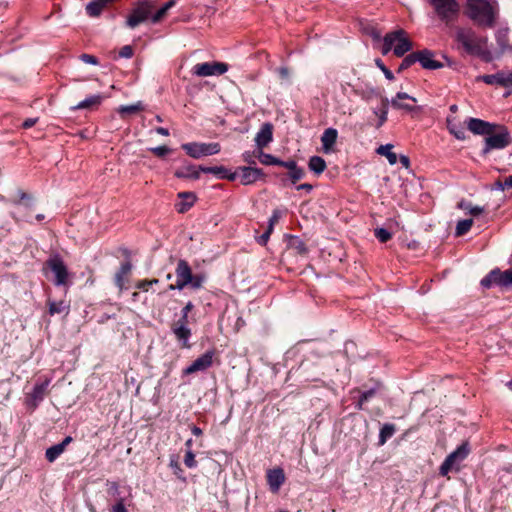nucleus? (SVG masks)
I'll return each instance as SVG.
<instances>
[{
	"mask_svg": "<svg viewBox=\"0 0 512 512\" xmlns=\"http://www.w3.org/2000/svg\"><path fill=\"white\" fill-rule=\"evenodd\" d=\"M466 15L479 27L493 28L499 16L498 4L495 0H467Z\"/></svg>",
	"mask_w": 512,
	"mask_h": 512,
	"instance_id": "nucleus-1",
	"label": "nucleus"
},
{
	"mask_svg": "<svg viewBox=\"0 0 512 512\" xmlns=\"http://www.w3.org/2000/svg\"><path fill=\"white\" fill-rule=\"evenodd\" d=\"M512 143V138L508 129L503 125H497L492 134H488L485 138V146L483 154L489 153L494 149H503Z\"/></svg>",
	"mask_w": 512,
	"mask_h": 512,
	"instance_id": "nucleus-2",
	"label": "nucleus"
},
{
	"mask_svg": "<svg viewBox=\"0 0 512 512\" xmlns=\"http://www.w3.org/2000/svg\"><path fill=\"white\" fill-rule=\"evenodd\" d=\"M455 37L457 42H459L469 54H473L481 44L487 43L486 37L478 36L471 28H457Z\"/></svg>",
	"mask_w": 512,
	"mask_h": 512,
	"instance_id": "nucleus-3",
	"label": "nucleus"
},
{
	"mask_svg": "<svg viewBox=\"0 0 512 512\" xmlns=\"http://www.w3.org/2000/svg\"><path fill=\"white\" fill-rule=\"evenodd\" d=\"M153 5L150 0H138L126 19V26L134 29L151 16Z\"/></svg>",
	"mask_w": 512,
	"mask_h": 512,
	"instance_id": "nucleus-4",
	"label": "nucleus"
},
{
	"mask_svg": "<svg viewBox=\"0 0 512 512\" xmlns=\"http://www.w3.org/2000/svg\"><path fill=\"white\" fill-rule=\"evenodd\" d=\"M481 286L489 289L492 286H498L501 289H509L512 287V270L501 271L494 269L490 271L482 280Z\"/></svg>",
	"mask_w": 512,
	"mask_h": 512,
	"instance_id": "nucleus-5",
	"label": "nucleus"
},
{
	"mask_svg": "<svg viewBox=\"0 0 512 512\" xmlns=\"http://www.w3.org/2000/svg\"><path fill=\"white\" fill-rule=\"evenodd\" d=\"M181 148L192 158L199 159L204 156L218 154L221 151L219 143L190 142L181 145Z\"/></svg>",
	"mask_w": 512,
	"mask_h": 512,
	"instance_id": "nucleus-6",
	"label": "nucleus"
},
{
	"mask_svg": "<svg viewBox=\"0 0 512 512\" xmlns=\"http://www.w3.org/2000/svg\"><path fill=\"white\" fill-rule=\"evenodd\" d=\"M442 21L449 23L458 16L459 5L456 0H429Z\"/></svg>",
	"mask_w": 512,
	"mask_h": 512,
	"instance_id": "nucleus-7",
	"label": "nucleus"
},
{
	"mask_svg": "<svg viewBox=\"0 0 512 512\" xmlns=\"http://www.w3.org/2000/svg\"><path fill=\"white\" fill-rule=\"evenodd\" d=\"M45 265L53 272V282L56 286H66L69 282L68 269L59 255L50 257Z\"/></svg>",
	"mask_w": 512,
	"mask_h": 512,
	"instance_id": "nucleus-8",
	"label": "nucleus"
},
{
	"mask_svg": "<svg viewBox=\"0 0 512 512\" xmlns=\"http://www.w3.org/2000/svg\"><path fill=\"white\" fill-rule=\"evenodd\" d=\"M175 274H176V283L171 284L169 286L170 290H175V289L182 290V289H184V287L189 285V282H191V280H192L193 274H192L191 267L189 266L188 262L184 259H180L177 262Z\"/></svg>",
	"mask_w": 512,
	"mask_h": 512,
	"instance_id": "nucleus-9",
	"label": "nucleus"
},
{
	"mask_svg": "<svg viewBox=\"0 0 512 512\" xmlns=\"http://www.w3.org/2000/svg\"><path fill=\"white\" fill-rule=\"evenodd\" d=\"M228 70V66L221 62H204L193 66L192 73L198 77L222 75Z\"/></svg>",
	"mask_w": 512,
	"mask_h": 512,
	"instance_id": "nucleus-10",
	"label": "nucleus"
},
{
	"mask_svg": "<svg viewBox=\"0 0 512 512\" xmlns=\"http://www.w3.org/2000/svg\"><path fill=\"white\" fill-rule=\"evenodd\" d=\"M469 454V448L467 444L460 445L455 451L450 453L443 461L439 468L441 476H446L451 471L455 463L464 460Z\"/></svg>",
	"mask_w": 512,
	"mask_h": 512,
	"instance_id": "nucleus-11",
	"label": "nucleus"
},
{
	"mask_svg": "<svg viewBox=\"0 0 512 512\" xmlns=\"http://www.w3.org/2000/svg\"><path fill=\"white\" fill-rule=\"evenodd\" d=\"M417 102V99L405 92H398L395 97L389 100V104L394 109L403 110L408 113L418 112L420 111L419 107H416L414 103Z\"/></svg>",
	"mask_w": 512,
	"mask_h": 512,
	"instance_id": "nucleus-12",
	"label": "nucleus"
},
{
	"mask_svg": "<svg viewBox=\"0 0 512 512\" xmlns=\"http://www.w3.org/2000/svg\"><path fill=\"white\" fill-rule=\"evenodd\" d=\"M215 352L209 350L194 360L188 367L183 370L184 375H190L199 371H205L213 364Z\"/></svg>",
	"mask_w": 512,
	"mask_h": 512,
	"instance_id": "nucleus-13",
	"label": "nucleus"
},
{
	"mask_svg": "<svg viewBox=\"0 0 512 512\" xmlns=\"http://www.w3.org/2000/svg\"><path fill=\"white\" fill-rule=\"evenodd\" d=\"M478 80H481L488 85H497L504 88H510L512 87V72L499 71L495 74L479 76Z\"/></svg>",
	"mask_w": 512,
	"mask_h": 512,
	"instance_id": "nucleus-14",
	"label": "nucleus"
},
{
	"mask_svg": "<svg viewBox=\"0 0 512 512\" xmlns=\"http://www.w3.org/2000/svg\"><path fill=\"white\" fill-rule=\"evenodd\" d=\"M497 127V124H492L490 122L478 119V118H469L467 120V128L476 135H484L492 134Z\"/></svg>",
	"mask_w": 512,
	"mask_h": 512,
	"instance_id": "nucleus-15",
	"label": "nucleus"
},
{
	"mask_svg": "<svg viewBox=\"0 0 512 512\" xmlns=\"http://www.w3.org/2000/svg\"><path fill=\"white\" fill-rule=\"evenodd\" d=\"M49 384L50 379L48 378L41 383H36L32 392L27 395V404L32 408H36L47 394Z\"/></svg>",
	"mask_w": 512,
	"mask_h": 512,
	"instance_id": "nucleus-16",
	"label": "nucleus"
},
{
	"mask_svg": "<svg viewBox=\"0 0 512 512\" xmlns=\"http://www.w3.org/2000/svg\"><path fill=\"white\" fill-rule=\"evenodd\" d=\"M417 62L421 64L424 69L436 70L443 67V64L435 59L434 53L428 49L415 52Z\"/></svg>",
	"mask_w": 512,
	"mask_h": 512,
	"instance_id": "nucleus-17",
	"label": "nucleus"
},
{
	"mask_svg": "<svg viewBox=\"0 0 512 512\" xmlns=\"http://www.w3.org/2000/svg\"><path fill=\"white\" fill-rule=\"evenodd\" d=\"M273 139V126L270 123H264L255 137V143L258 149L266 147Z\"/></svg>",
	"mask_w": 512,
	"mask_h": 512,
	"instance_id": "nucleus-18",
	"label": "nucleus"
},
{
	"mask_svg": "<svg viewBox=\"0 0 512 512\" xmlns=\"http://www.w3.org/2000/svg\"><path fill=\"white\" fill-rule=\"evenodd\" d=\"M72 441L73 438L71 436H66L62 442L49 447L45 452L47 461L50 463L54 462Z\"/></svg>",
	"mask_w": 512,
	"mask_h": 512,
	"instance_id": "nucleus-19",
	"label": "nucleus"
},
{
	"mask_svg": "<svg viewBox=\"0 0 512 512\" xmlns=\"http://www.w3.org/2000/svg\"><path fill=\"white\" fill-rule=\"evenodd\" d=\"M284 481L285 475L283 469L275 468L267 472V482L272 492H278Z\"/></svg>",
	"mask_w": 512,
	"mask_h": 512,
	"instance_id": "nucleus-20",
	"label": "nucleus"
},
{
	"mask_svg": "<svg viewBox=\"0 0 512 512\" xmlns=\"http://www.w3.org/2000/svg\"><path fill=\"white\" fill-rule=\"evenodd\" d=\"M200 170L203 173L213 174L219 179H227L230 181H233L236 179V173L231 172L229 169H227L224 166H213V167L200 166Z\"/></svg>",
	"mask_w": 512,
	"mask_h": 512,
	"instance_id": "nucleus-21",
	"label": "nucleus"
},
{
	"mask_svg": "<svg viewBox=\"0 0 512 512\" xmlns=\"http://www.w3.org/2000/svg\"><path fill=\"white\" fill-rule=\"evenodd\" d=\"M413 48L412 42L407 38L406 32L403 30V34L399 35L393 46V53L397 57H402L405 53L409 52Z\"/></svg>",
	"mask_w": 512,
	"mask_h": 512,
	"instance_id": "nucleus-22",
	"label": "nucleus"
},
{
	"mask_svg": "<svg viewBox=\"0 0 512 512\" xmlns=\"http://www.w3.org/2000/svg\"><path fill=\"white\" fill-rule=\"evenodd\" d=\"M200 172H202L200 170V166L197 167L195 165L189 164L177 169L174 175L180 179L197 180L200 178Z\"/></svg>",
	"mask_w": 512,
	"mask_h": 512,
	"instance_id": "nucleus-23",
	"label": "nucleus"
},
{
	"mask_svg": "<svg viewBox=\"0 0 512 512\" xmlns=\"http://www.w3.org/2000/svg\"><path fill=\"white\" fill-rule=\"evenodd\" d=\"M241 183L249 185L257 181L262 176V170L255 167H240Z\"/></svg>",
	"mask_w": 512,
	"mask_h": 512,
	"instance_id": "nucleus-24",
	"label": "nucleus"
},
{
	"mask_svg": "<svg viewBox=\"0 0 512 512\" xmlns=\"http://www.w3.org/2000/svg\"><path fill=\"white\" fill-rule=\"evenodd\" d=\"M338 137V132L335 128H327L322 136V148L325 153H329L333 150V146L335 145Z\"/></svg>",
	"mask_w": 512,
	"mask_h": 512,
	"instance_id": "nucleus-25",
	"label": "nucleus"
},
{
	"mask_svg": "<svg viewBox=\"0 0 512 512\" xmlns=\"http://www.w3.org/2000/svg\"><path fill=\"white\" fill-rule=\"evenodd\" d=\"M178 198L181 199V201L176 204V209L179 213L187 212L197 199L193 192H180L178 193Z\"/></svg>",
	"mask_w": 512,
	"mask_h": 512,
	"instance_id": "nucleus-26",
	"label": "nucleus"
},
{
	"mask_svg": "<svg viewBox=\"0 0 512 512\" xmlns=\"http://www.w3.org/2000/svg\"><path fill=\"white\" fill-rule=\"evenodd\" d=\"M171 330H172L173 334L175 335L176 339L179 342H181L182 347H184V348L190 347L188 341L191 336V329L188 326L172 324Z\"/></svg>",
	"mask_w": 512,
	"mask_h": 512,
	"instance_id": "nucleus-27",
	"label": "nucleus"
},
{
	"mask_svg": "<svg viewBox=\"0 0 512 512\" xmlns=\"http://www.w3.org/2000/svg\"><path fill=\"white\" fill-rule=\"evenodd\" d=\"M388 110H389V99L387 97H381V106L378 109H373V114L378 118L375 127L377 129L381 128L388 119Z\"/></svg>",
	"mask_w": 512,
	"mask_h": 512,
	"instance_id": "nucleus-28",
	"label": "nucleus"
},
{
	"mask_svg": "<svg viewBox=\"0 0 512 512\" xmlns=\"http://www.w3.org/2000/svg\"><path fill=\"white\" fill-rule=\"evenodd\" d=\"M114 0H91L86 5V13L90 17H98L102 13L103 9Z\"/></svg>",
	"mask_w": 512,
	"mask_h": 512,
	"instance_id": "nucleus-29",
	"label": "nucleus"
},
{
	"mask_svg": "<svg viewBox=\"0 0 512 512\" xmlns=\"http://www.w3.org/2000/svg\"><path fill=\"white\" fill-rule=\"evenodd\" d=\"M47 305H48V312L51 316L55 315V314H61V313H65L67 315L70 311V304H69V302H67L65 300L53 301V300L49 299L47 301Z\"/></svg>",
	"mask_w": 512,
	"mask_h": 512,
	"instance_id": "nucleus-30",
	"label": "nucleus"
},
{
	"mask_svg": "<svg viewBox=\"0 0 512 512\" xmlns=\"http://www.w3.org/2000/svg\"><path fill=\"white\" fill-rule=\"evenodd\" d=\"M403 34V29L387 33L383 38L382 54L387 55L393 48L396 39L399 35Z\"/></svg>",
	"mask_w": 512,
	"mask_h": 512,
	"instance_id": "nucleus-31",
	"label": "nucleus"
},
{
	"mask_svg": "<svg viewBox=\"0 0 512 512\" xmlns=\"http://www.w3.org/2000/svg\"><path fill=\"white\" fill-rule=\"evenodd\" d=\"M103 100L102 95H92L84 99L83 101L79 102L77 105L72 107V110H81V109H88L93 106H98L101 104Z\"/></svg>",
	"mask_w": 512,
	"mask_h": 512,
	"instance_id": "nucleus-32",
	"label": "nucleus"
},
{
	"mask_svg": "<svg viewBox=\"0 0 512 512\" xmlns=\"http://www.w3.org/2000/svg\"><path fill=\"white\" fill-rule=\"evenodd\" d=\"M355 93L360 96L364 101H370L374 98H380L383 97L378 89L374 87H367L366 89L363 88H356Z\"/></svg>",
	"mask_w": 512,
	"mask_h": 512,
	"instance_id": "nucleus-33",
	"label": "nucleus"
},
{
	"mask_svg": "<svg viewBox=\"0 0 512 512\" xmlns=\"http://www.w3.org/2000/svg\"><path fill=\"white\" fill-rule=\"evenodd\" d=\"M454 120L455 119L447 118V128L456 139L464 140L466 138L465 130L459 123H455Z\"/></svg>",
	"mask_w": 512,
	"mask_h": 512,
	"instance_id": "nucleus-34",
	"label": "nucleus"
},
{
	"mask_svg": "<svg viewBox=\"0 0 512 512\" xmlns=\"http://www.w3.org/2000/svg\"><path fill=\"white\" fill-rule=\"evenodd\" d=\"M392 148V144L381 145L377 148L376 152L381 156H385L390 165H395L398 161V157L396 153L391 151Z\"/></svg>",
	"mask_w": 512,
	"mask_h": 512,
	"instance_id": "nucleus-35",
	"label": "nucleus"
},
{
	"mask_svg": "<svg viewBox=\"0 0 512 512\" xmlns=\"http://www.w3.org/2000/svg\"><path fill=\"white\" fill-rule=\"evenodd\" d=\"M309 169L315 174L320 175L326 169V162L320 156H312L308 163Z\"/></svg>",
	"mask_w": 512,
	"mask_h": 512,
	"instance_id": "nucleus-36",
	"label": "nucleus"
},
{
	"mask_svg": "<svg viewBox=\"0 0 512 512\" xmlns=\"http://www.w3.org/2000/svg\"><path fill=\"white\" fill-rule=\"evenodd\" d=\"M132 265L130 262H125L121 265L119 271L115 275V283L120 288L124 287V277L131 271Z\"/></svg>",
	"mask_w": 512,
	"mask_h": 512,
	"instance_id": "nucleus-37",
	"label": "nucleus"
},
{
	"mask_svg": "<svg viewBox=\"0 0 512 512\" xmlns=\"http://www.w3.org/2000/svg\"><path fill=\"white\" fill-rule=\"evenodd\" d=\"M394 433L395 426L393 424H384L379 433V444L384 445L386 441L394 435Z\"/></svg>",
	"mask_w": 512,
	"mask_h": 512,
	"instance_id": "nucleus-38",
	"label": "nucleus"
},
{
	"mask_svg": "<svg viewBox=\"0 0 512 512\" xmlns=\"http://www.w3.org/2000/svg\"><path fill=\"white\" fill-rule=\"evenodd\" d=\"M175 4L176 0H169L165 3L154 15L151 16L152 23H158L166 15L167 11Z\"/></svg>",
	"mask_w": 512,
	"mask_h": 512,
	"instance_id": "nucleus-39",
	"label": "nucleus"
},
{
	"mask_svg": "<svg viewBox=\"0 0 512 512\" xmlns=\"http://www.w3.org/2000/svg\"><path fill=\"white\" fill-rule=\"evenodd\" d=\"M458 208L467 210L472 216H478L484 212V208L480 206H473L471 203L464 200L458 203Z\"/></svg>",
	"mask_w": 512,
	"mask_h": 512,
	"instance_id": "nucleus-40",
	"label": "nucleus"
},
{
	"mask_svg": "<svg viewBox=\"0 0 512 512\" xmlns=\"http://www.w3.org/2000/svg\"><path fill=\"white\" fill-rule=\"evenodd\" d=\"M473 225V219L460 220L456 225V236H462L467 233Z\"/></svg>",
	"mask_w": 512,
	"mask_h": 512,
	"instance_id": "nucleus-41",
	"label": "nucleus"
},
{
	"mask_svg": "<svg viewBox=\"0 0 512 512\" xmlns=\"http://www.w3.org/2000/svg\"><path fill=\"white\" fill-rule=\"evenodd\" d=\"M485 46L486 44H481V46H478L472 55L480 57L485 62H491L494 59V57L492 53L488 49H486Z\"/></svg>",
	"mask_w": 512,
	"mask_h": 512,
	"instance_id": "nucleus-42",
	"label": "nucleus"
},
{
	"mask_svg": "<svg viewBox=\"0 0 512 512\" xmlns=\"http://www.w3.org/2000/svg\"><path fill=\"white\" fill-rule=\"evenodd\" d=\"M257 157L259 158L260 162L264 165H277L280 163V159L274 157L271 154L264 153L262 149L258 151Z\"/></svg>",
	"mask_w": 512,
	"mask_h": 512,
	"instance_id": "nucleus-43",
	"label": "nucleus"
},
{
	"mask_svg": "<svg viewBox=\"0 0 512 512\" xmlns=\"http://www.w3.org/2000/svg\"><path fill=\"white\" fill-rule=\"evenodd\" d=\"M143 109H144V107H143L142 102H137L136 104H132V105L120 106L118 109V112L121 115H124V114L136 113V112L142 111Z\"/></svg>",
	"mask_w": 512,
	"mask_h": 512,
	"instance_id": "nucleus-44",
	"label": "nucleus"
},
{
	"mask_svg": "<svg viewBox=\"0 0 512 512\" xmlns=\"http://www.w3.org/2000/svg\"><path fill=\"white\" fill-rule=\"evenodd\" d=\"M374 235L381 243H386L392 238V234L385 228H376Z\"/></svg>",
	"mask_w": 512,
	"mask_h": 512,
	"instance_id": "nucleus-45",
	"label": "nucleus"
},
{
	"mask_svg": "<svg viewBox=\"0 0 512 512\" xmlns=\"http://www.w3.org/2000/svg\"><path fill=\"white\" fill-rule=\"evenodd\" d=\"M416 62H417V58H416L415 52H412V53L408 54L402 60L400 66L398 68V72H401L402 70H405V69L409 68L411 65H413Z\"/></svg>",
	"mask_w": 512,
	"mask_h": 512,
	"instance_id": "nucleus-46",
	"label": "nucleus"
},
{
	"mask_svg": "<svg viewBox=\"0 0 512 512\" xmlns=\"http://www.w3.org/2000/svg\"><path fill=\"white\" fill-rule=\"evenodd\" d=\"M305 175V172L302 168L298 167L297 164L295 167L289 171V177L292 181V183H296L300 179H302Z\"/></svg>",
	"mask_w": 512,
	"mask_h": 512,
	"instance_id": "nucleus-47",
	"label": "nucleus"
},
{
	"mask_svg": "<svg viewBox=\"0 0 512 512\" xmlns=\"http://www.w3.org/2000/svg\"><path fill=\"white\" fill-rule=\"evenodd\" d=\"M149 150L157 157H164L171 152V149L165 145L152 147Z\"/></svg>",
	"mask_w": 512,
	"mask_h": 512,
	"instance_id": "nucleus-48",
	"label": "nucleus"
},
{
	"mask_svg": "<svg viewBox=\"0 0 512 512\" xmlns=\"http://www.w3.org/2000/svg\"><path fill=\"white\" fill-rule=\"evenodd\" d=\"M205 281V276L201 274L192 275V280L189 282V285L193 289H199L202 287L203 283Z\"/></svg>",
	"mask_w": 512,
	"mask_h": 512,
	"instance_id": "nucleus-49",
	"label": "nucleus"
},
{
	"mask_svg": "<svg viewBox=\"0 0 512 512\" xmlns=\"http://www.w3.org/2000/svg\"><path fill=\"white\" fill-rule=\"evenodd\" d=\"M184 464L188 468H194L197 465V462L195 460V454L192 452V450H187L185 457H184Z\"/></svg>",
	"mask_w": 512,
	"mask_h": 512,
	"instance_id": "nucleus-50",
	"label": "nucleus"
},
{
	"mask_svg": "<svg viewBox=\"0 0 512 512\" xmlns=\"http://www.w3.org/2000/svg\"><path fill=\"white\" fill-rule=\"evenodd\" d=\"M496 40H497V43L500 46L501 53H503L506 50L507 42H508V39L506 37V33H503L501 31H499L496 34Z\"/></svg>",
	"mask_w": 512,
	"mask_h": 512,
	"instance_id": "nucleus-51",
	"label": "nucleus"
},
{
	"mask_svg": "<svg viewBox=\"0 0 512 512\" xmlns=\"http://www.w3.org/2000/svg\"><path fill=\"white\" fill-rule=\"evenodd\" d=\"M375 63L376 65L381 69V71L384 73L385 77L388 79V80H393L394 79V75L393 73L383 64L382 60L381 59H376L375 60Z\"/></svg>",
	"mask_w": 512,
	"mask_h": 512,
	"instance_id": "nucleus-52",
	"label": "nucleus"
},
{
	"mask_svg": "<svg viewBox=\"0 0 512 512\" xmlns=\"http://www.w3.org/2000/svg\"><path fill=\"white\" fill-rule=\"evenodd\" d=\"M375 395V389H369L365 392H363L360 396V399H359V402H358V407L361 409L362 408V405L368 401L371 397H373Z\"/></svg>",
	"mask_w": 512,
	"mask_h": 512,
	"instance_id": "nucleus-53",
	"label": "nucleus"
},
{
	"mask_svg": "<svg viewBox=\"0 0 512 512\" xmlns=\"http://www.w3.org/2000/svg\"><path fill=\"white\" fill-rule=\"evenodd\" d=\"M272 231H273L272 223H269L267 230L261 236L258 237V239H257L258 243L260 245H266Z\"/></svg>",
	"mask_w": 512,
	"mask_h": 512,
	"instance_id": "nucleus-54",
	"label": "nucleus"
},
{
	"mask_svg": "<svg viewBox=\"0 0 512 512\" xmlns=\"http://www.w3.org/2000/svg\"><path fill=\"white\" fill-rule=\"evenodd\" d=\"M80 60L86 64H91V65H98V63H99L98 59L91 54H81Z\"/></svg>",
	"mask_w": 512,
	"mask_h": 512,
	"instance_id": "nucleus-55",
	"label": "nucleus"
},
{
	"mask_svg": "<svg viewBox=\"0 0 512 512\" xmlns=\"http://www.w3.org/2000/svg\"><path fill=\"white\" fill-rule=\"evenodd\" d=\"M119 56L122 58H131L133 56V48L130 45L123 46L119 51Z\"/></svg>",
	"mask_w": 512,
	"mask_h": 512,
	"instance_id": "nucleus-56",
	"label": "nucleus"
},
{
	"mask_svg": "<svg viewBox=\"0 0 512 512\" xmlns=\"http://www.w3.org/2000/svg\"><path fill=\"white\" fill-rule=\"evenodd\" d=\"M111 512H128L125 507L123 498H120L118 502L112 506Z\"/></svg>",
	"mask_w": 512,
	"mask_h": 512,
	"instance_id": "nucleus-57",
	"label": "nucleus"
},
{
	"mask_svg": "<svg viewBox=\"0 0 512 512\" xmlns=\"http://www.w3.org/2000/svg\"><path fill=\"white\" fill-rule=\"evenodd\" d=\"M242 156L243 160L248 164H255L254 158L257 157V155L254 152L246 151Z\"/></svg>",
	"mask_w": 512,
	"mask_h": 512,
	"instance_id": "nucleus-58",
	"label": "nucleus"
},
{
	"mask_svg": "<svg viewBox=\"0 0 512 512\" xmlns=\"http://www.w3.org/2000/svg\"><path fill=\"white\" fill-rule=\"evenodd\" d=\"M152 285V282H149V280H141L139 281L137 284H136V288L140 289V290H143V291H148L149 290V287Z\"/></svg>",
	"mask_w": 512,
	"mask_h": 512,
	"instance_id": "nucleus-59",
	"label": "nucleus"
},
{
	"mask_svg": "<svg viewBox=\"0 0 512 512\" xmlns=\"http://www.w3.org/2000/svg\"><path fill=\"white\" fill-rule=\"evenodd\" d=\"M297 163L294 160L282 161L277 165L287 168L289 171L292 170Z\"/></svg>",
	"mask_w": 512,
	"mask_h": 512,
	"instance_id": "nucleus-60",
	"label": "nucleus"
},
{
	"mask_svg": "<svg viewBox=\"0 0 512 512\" xmlns=\"http://www.w3.org/2000/svg\"><path fill=\"white\" fill-rule=\"evenodd\" d=\"M38 121V118H28L22 123V127L25 129H29L33 127Z\"/></svg>",
	"mask_w": 512,
	"mask_h": 512,
	"instance_id": "nucleus-61",
	"label": "nucleus"
},
{
	"mask_svg": "<svg viewBox=\"0 0 512 512\" xmlns=\"http://www.w3.org/2000/svg\"><path fill=\"white\" fill-rule=\"evenodd\" d=\"M295 249L298 251L299 254L307 253V247L303 241L299 240L295 245Z\"/></svg>",
	"mask_w": 512,
	"mask_h": 512,
	"instance_id": "nucleus-62",
	"label": "nucleus"
},
{
	"mask_svg": "<svg viewBox=\"0 0 512 512\" xmlns=\"http://www.w3.org/2000/svg\"><path fill=\"white\" fill-rule=\"evenodd\" d=\"M175 325H182V326H188V315L181 314V317L174 322Z\"/></svg>",
	"mask_w": 512,
	"mask_h": 512,
	"instance_id": "nucleus-63",
	"label": "nucleus"
},
{
	"mask_svg": "<svg viewBox=\"0 0 512 512\" xmlns=\"http://www.w3.org/2000/svg\"><path fill=\"white\" fill-rule=\"evenodd\" d=\"M194 308V305L192 304V302H188L184 307L183 309L181 310V314L183 315H188L189 312L192 311V309Z\"/></svg>",
	"mask_w": 512,
	"mask_h": 512,
	"instance_id": "nucleus-64",
	"label": "nucleus"
}]
</instances>
